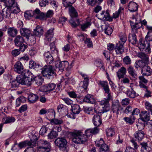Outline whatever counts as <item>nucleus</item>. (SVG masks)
<instances>
[{
  "label": "nucleus",
  "mask_w": 152,
  "mask_h": 152,
  "mask_svg": "<svg viewBox=\"0 0 152 152\" xmlns=\"http://www.w3.org/2000/svg\"><path fill=\"white\" fill-rule=\"evenodd\" d=\"M140 119L143 121H147L150 120V114L148 111H142L140 114Z\"/></svg>",
  "instance_id": "obj_9"
},
{
  "label": "nucleus",
  "mask_w": 152,
  "mask_h": 152,
  "mask_svg": "<svg viewBox=\"0 0 152 152\" xmlns=\"http://www.w3.org/2000/svg\"><path fill=\"white\" fill-rule=\"evenodd\" d=\"M76 0H62L63 6L66 7L72 6V4L74 3Z\"/></svg>",
  "instance_id": "obj_45"
},
{
  "label": "nucleus",
  "mask_w": 152,
  "mask_h": 152,
  "mask_svg": "<svg viewBox=\"0 0 152 152\" xmlns=\"http://www.w3.org/2000/svg\"><path fill=\"white\" fill-rule=\"evenodd\" d=\"M70 134L72 137V141L77 144H83L86 142L87 136L80 131L70 132Z\"/></svg>",
  "instance_id": "obj_2"
},
{
  "label": "nucleus",
  "mask_w": 152,
  "mask_h": 152,
  "mask_svg": "<svg viewBox=\"0 0 152 152\" xmlns=\"http://www.w3.org/2000/svg\"><path fill=\"white\" fill-rule=\"evenodd\" d=\"M89 83V82L81 81L79 84V86L78 89L80 93L84 92L87 89Z\"/></svg>",
  "instance_id": "obj_14"
},
{
  "label": "nucleus",
  "mask_w": 152,
  "mask_h": 152,
  "mask_svg": "<svg viewBox=\"0 0 152 152\" xmlns=\"http://www.w3.org/2000/svg\"><path fill=\"white\" fill-rule=\"evenodd\" d=\"M126 72V68L124 66L122 67L117 72V75L119 80L123 78Z\"/></svg>",
  "instance_id": "obj_20"
},
{
  "label": "nucleus",
  "mask_w": 152,
  "mask_h": 152,
  "mask_svg": "<svg viewBox=\"0 0 152 152\" xmlns=\"http://www.w3.org/2000/svg\"><path fill=\"white\" fill-rule=\"evenodd\" d=\"M141 72L142 75L149 76L151 75L152 70L151 68L147 64L141 69Z\"/></svg>",
  "instance_id": "obj_8"
},
{
  "label": "nucleus",
  "mask_w": 152,
  "mask_h": 152,
  "mask_svg": "<svg viewBox=\"0 0 152 152\" xmlns=\"http://www.w3.org/2000/svg\"><path fill=\"white\" fill-rule=\"evenodd\" d=\"M131 142L133 144L134 149L130 147H126L124 152H136L135 149H137L138 148L137 144L133 140H131Z\"/></svg>",
  "instance_id": "obj_27"
},
{
  "label": "nucleus",
  "mask_w": 152,
  "mask_h": 152,
  "mask_svg": "<svg viewBox=\"0 0 152 152\" xmlns=\"http://www.w3.org/2000/svg\"><path fill=\"white\" fill-rule=\"evenodd\" d=\"M38 96L34 94H31L28 96L29 101L31 103H35L38 99Z\"/></svg>",
  "instance_id": "obj_40"
},
{
  "label": "nucleus",
  "mask_w": 152,
  "mask_h": 152,
  "mask_svg": "<svg viewBox=\"0 0 152 152\" xmlns=\"http://www.w3.org/2000/svg\"><path fill=\"white\" fill-rule=\"evenodd\" d=\"M35 143V142L34 141L32 140H30V141H26L24 142L20 143L18 144V146L21 148L23 147L26 146L27 145L30 146H34Z\"/></svg>",
  "instance_id": "obj_25"
},
{
  "label": "nucleus",
  "mask_w": 152,
  "mask_h": 152,
  "mask_svg": "<svg viewBox=\"0 0 152 152\" xmlns=\"http://www.w3.org/2000/svg\"><path fill=\"white\" fill-rule=\"evenodd\" d=\"M99 152H110V148L107 144H104L99 148Z\"/></svg>",
  "instance_id": "obj_49"
},
{
  "label": "nucleus",
  "mask_w": 152,
  "mask_h": 152,
  "mask_svg": "<svg viewBox=\"0 0 152 152\" xmlns=\"http://www.w3.org/2000/svg\"><path fill=\"white\" fill-rule=\"evenodd\" d=\"M83 100L84 102L87 103L91 104H94L95 102V100L93 96L90 94L86 95L84 97Z\"/></svg>",
  "instance_id": "obj_21"
},
{
  "label": "nucleus",
  "mask_w": 152,
  "mask_h": 152,
  "mask_svg": "<svg viewBox=\"0 0 152 152\" xmlns=\"http://www.w3.org/2000/svg\"><path fill=\"white\" fill-rule=\"evenodd\" d=\"M2 2H4L6 7H9V8H10L13 5H15L16 3L12 0H6Z\"/></svg>",
  "instance_id": "obj_46"
},
{
  "label": "nucleus",
  "mask_w": 152,
  "mask_h": 152,
  "mask_svg": "<svg viewBox=\"0 0 152 152\" xmlns=\"http://www.w3.org/2000/svg\"><path fill=\"white\" fill-rule=\"evenodd\" d=\"M111 98V97L109 98L107 96V99H104L100 102V104L101 105L105 108L106 111H108L110 110V105L109 103Z\"/></svg>",
  "instance_id": "obj_13"
},
{
  "label": "nucleus",
  "mask_w": 152,
  "mask_h": 152,
  "mask_svg": "<svg viewBox=\"0 0 152 152\" xmlns=\"http://www.w3.org/2000/svg\"><path fill=\"white\" fill-rule=\"evenodd\" d=\"M14 69L15 71L19 74L21 73L25 70H23V66L20 61L17 62L14 66Z\"/></svg>",
  "instance_id": "obj_10"
},
{
  "label": "nucleus",
  "mask_w": 152,
  "mask_h": 152,
  "mask_svg": "<svg viewBox=\"0 0 152 152\" xmlns=\"http://www.w3.org/2000/svg\"><path fill=\"white\" fill-rule=\"evenodd\" d=\"M54 28H51L47 31L45 34V41L49 42L51 41L54 34Z\"/></svg>",
  "instance_id": "obj_15"
},
{
  "label": "nucleus",
  "mask_w": 152,
  "mask_h": 152,
  "mask_svg": "<svg viewBox=\"0 0 152 152\" xmlns=\"http://www.w3.org/2000/svg\"><path fill=\"white\" fill-rule=\"evenodd\" d=\"M134 32V33L130 34L129 37V41L133 45L135 44L137 42L136 36Z\"/></svg>",
  "instance_id": "obj_42"
},
{
  "label": "nucleus",
  "mask_w": 152,
  "mask_h": 152,
  "mask_svg": "<svg viewBox=\"0 0 152 152\" xmlns=\"http://www.w3.org/2000/svg\"><path fill=\"white\" fill-rule=\"evenodd\" d=\"M69 66V63L66 61L60 62L59 64L57 63L55 64V66L56 68H58L59 70L61 71H63L64 69H66Z\"/></svg>",
  "instance_id": "obj_6"
},
{
  "label": "nucleus",
  "mask_w": 152,
  "mask_h": 152,
  "mask_svg": "<svg viewBox=\"0 0 152 152\" xmlns=\"http://www.w3.org/2000/svg\"><path fill=\"white\" fill-rule=\"evenodd\" d=\"M57 136V132L56 131L52 130L48 134V137L49 139H53L56 138Z\"/></svg>",
  "instance_id": "obj_56"
},
{
  "label": "nucleus",
  "mask_w": 152,
  "mask_h": 152,
  "mask_svg": "<svg viewBox=\"0 0 152 152\" xmlns=\"http://www.w3.org/2000/svg\"><path fill=\"white\" fill-rule=\"evenodd\" d=\"M126 94L128 97L131 98H134L136 96V92L132 88L127 89Z\"/></svg>",
  "instance_id": "obj_37"
},
{
  "label": "nucleus",
  "mask_w": 152,
  "mask_h": 152,
  "mask_svg": "<svg viewBox=\"0 0 152 152\" xmlns=\"http://www.w3.org/2000/svg\"><path fill=\"white\" fill-rule=\"evenodd\" d=\"M38 66L35 61L32 60H31L30 61L29 63V67L30 68L34 69L36 68Z\"/></svg>",
  "instance_id": "obj_63"
},
{
  "label": "nucleus",
  "mask_w": 152,
  "mask_h": 152,
  "mask_svg": "<svg viewBox=\"0 0 152 152\" xmlns=\"http://www.w3.org/2000/svg\"><path fill=\"white\" fill-rule=\"evenodd\" d=\"M129 74L133 78L136 79L137 77V72L132 66H129L127 69Z\"/></svg>",
  "instance_id": "obj_35"
},
{
  "label": "nucleus",
  "mask_w": 152,
  "mask_h": 152,
  "mask_svg": "<svg viewBox=\"0 0 152 152\" xmlns=\"http://www.w3.org/2000/svg\"><path fill=\"white\" fill-rule=\"evenodd\" d=\"M120 104L118 100H115L113 102L112 109L113 113L119 114V111L122 109H120Z\"/></svg>",
  "instance_id": "obj_11"
},
{
  "label": "nucleus",
  "mask_w": 152,
  "mask_h": 152,
  "mask_svg": "<svg viewBox=\"0 0 152 152\" xmlns=\"http://www.w3.org/2000/svg\"><path fill=\"white\" fill-rule=\"evenodd\" d=\"M26 100L25 98L23 96H21L17 98L16 101V105L17 107L19 106L21 102H24Z\"/></svg>",
  "instance_id": "obj_55"
},
{
  "label": "nucleus",
  "mask_w": 152,
  "mask_h": 152,
  "mask_svg": "<svg viewBox=\"0 0 152 152\" xmlns=\"http://www.w3.org/2000/svg\"><path fill=\"white\" fill-rule=\"evenodd\" d=\"M55 70L53 66L45 65L42 68L41 72L44 76L50 79L55 75Z\"/></svg>",
  "instance_id": "obj_3"
},
{
  "label": "nucleus",
  "mask_w": 152,
  "mask_h": 152,
  "mask_svg": "<svg viewBox=\"0 0 152 152\" xmlns=\"http://www.w3.org/2000/svg\"><path fill=\"white\" fill-rule=\"evenodd\" d=\"M95 109L94 111L96 114H100L101 115L102 113H103L107 112L105 111V108L101 105L100 107H99L97 108H95Z\"/></svg>",
  "instance_id": "obj_53"
},
{
  "label": "nucleus",
  "mask_w": 152,
  "mask_h": 152,
  "mask_svg": "<svg viewBox=\"0 0 152 152\" xmlns=\"http://www.w3.org/2000/svg\"><path fill=\"white\" fill-rule=\"evenodd\" d=\"M50 146H47L45 145L38 146L37 148V152H49L50 151Z\"/></svg>",
  "instance_id": "obj_39"
},
{
  "label": "nucleus",
  "mask_w": 152,
  "mask_h": 152,
  "mask_svg": "<svg viewBox=\"0 0 152 152\" xmlns=\"http://www.w3.org/2000/svg\"><path fill=\"white\" fill-rule=\"evenodd\" d=\"M137 56L141 59V60L146 62L149 63L148 56L143 52H138L137 53Z\"/></svg>",
  "instance_id": "obj_16"
},
{
  "label": "nucleus",
  "mask_w": 152,
  "mask_h": 152,
  "mask_svg": "<svg viewBox=\"0 0 152 152\" xmlns=\"http://www.w3.org/2000/svg\"><path fill=\"white\" fill-rule=\"evenodd\" d=\"M145 105L146 109L150 111L152 115V104L149 102H146L145 103Z\"/></svg>",
  "instance_id": "obj_64"
},
{
  "label": "nucleus",
  "mask_w": 152,
  "mask_h": 152,
  "mask_svg": "<svg viewBox=\"0 0 152 152\" xmlns=\"http://www.w3.org/2000/svg\"><path fill=\"white\" fill-rule=\"evenodd\" d=\"M144 75L140 76L139 77V86L140 88H146L147 86L144 84H146L148 82V80L144 77Z\"/></svg>",
  "instance_id": "obj_26"
},
{
  "label": "nucleus",
  "mask_w": 152,
  "mask_h": 152,
  "mask_svg": "<svg viewBox=\"0 0 152 152\" xmlns=\"http://www.w3.org/2000/svg\"><path fill=\"white\" fill-rule=\"evenodd\" d=\"M94 64L97 67H101V68H102L103 69H104L103 67V65L100 60H96L94 62Z\"/></svg>",
  "instance_id": "obj_62"
},
{
  "label": "nucleus",
  "mask_w": 152,
  "mask_h": 152,
  "mask_svg": "<svg viewBox=\"0 0 152 152\" xmlns=\"http://www.w3.org/2000/svg\"><path fill=\"white\" fill-rule=\"evenodd\" d=\"M15 120V118L13 117H6L3 118V124L10 123L14 122Z\"/></svg>",
  "instance_id": "obj_43"
},
{
  "label": "nucleus",
  "mask_w": 152,
  "mask_h": 152,
  "mask_svg": "<svg viewBox=\"0 0 152 152\" xmlns=\"http://www.w3.org/2000/svg\"><path fill=\"white\" fill-rule=\"evenodd\" d=\"M3 15L4 18H9L11 15L12 12L11 11V9L8 7H5L2 10Z\"/></svg>",
  "instance_id": "obj_31"
},
{
  "label": "nucleus",
  "mask_w": 152,
  "mask_h": 152,
  "mask_svg": "<svg viewBox=\"0 0 152 152\" xmlns=\"http://www.w3.org/2000/svg\"><path fill=\"white\" fill-rule=\"evenodd\" d=\"M146 41L140 42L139 48L141 51H145L146 53L150 52L151 48L149 42L152 41V31H148L145 37Z\"/></svg>",
  "instance_id": "obj_1"
},
{
  "label": "nucleus",
  "mask_w": 152,
  "mask_h": 152,
  "mask_svg": "<svg viewBox=\"0 0 152 152\" xmlns=\"http://www.w3.org/2000/svg\"><path fill=\"white\" fill-rule=\"evenodd\" d=\"M20 32L22 36L26 37L28 39L29 36H30V30L26 28H21L20 29Z\"/></svg>",
  "instance_id": "obj_24"
},
{
  "label": "nucleus",
  "mask_w": 152,
  "mask_h": 152,
  "mask_svg": "<svg viewBox=\"0 0 152 152\" xmlns=\"http://www.w3.org/2000/svg\"><path fill=\"white\" fill-rule=\"evenodd\" d=\"M104 28L105 33L108 35H110L113 32V29L112 28L108 25L105 24Z\"/></svg>",
  "instance_id": "obj_50"
},
{
  "label": "nucleus",
  "mask_w": 152,
  "mask_h": 152,
  "mask_svg": "<svg viewBox=\"0 0 152 152\" xmlns=\"http://www.w3.org/2000/svg\"><path fill=\"white\" fill-rule=\"evenodd\" d=\"M83 109L84 110V112L89 114L93 115L95 113V111H94L95 109H94L93 108L91 107H85Z\"/></svg>",
  "instance_id": "obj_48"
},
{
  "label": "nucleus",
  "mask_w": 152,
  "mask_h": 152,
  "mask_svg": "<svg viewBox=\"0 0 152 152\" xmlns=\"http://www.w3.org/2000/svg\"><path fill=\"white\" fill-rule=\"evenodd\" d=\"M71 110L74 114H78L80 111V107L77 104H75L72 106Z\"/></svg>",
  "instance_id": "obj_44"
},
{
  "label": "nucleus",
  "mask_w": 152,
  "mask_h": 152,
  "mask_svg": "<svg viewBox=\"0 0 152 152\" xmlns=\"http://www.w3.org/2000/svg\"><path fill=\"white\" fill-rule=\"evenodd\" d=\"M124 8L120 7L118 11L115 12L113 14V17L114 18H116L118 17L121 13H122L123 12Z\"/></svg>",
  "instance_id": "obj_51"
},
{
  "label": "nucleus",
  "mask_w": 152,
  "mask_h": 152,
  "mask_svg": "<svg viewBox=\"0 0 152 152\" xmlns=\"http://www.w3.org/2000/svg\"><path fill=\"white\" fill-rule=\"evenodd\" d=\"M43 32V30L42 27L37 26L34 31V34L36 36L40 37L42 35Z\"/></svg>",
  "instance_id": "obj_32"
},
{
  "label": "nucleus",
  "mask_w": 152,
  "mask_h": 152,
  "mask_svg": "<svg viewBox=\"0 0 152 152\" xmlns=\"http://www.w3.org/2000/svg\"><path fill=\"white\" fill-rule=\"evenodd\" d=\"M71 25L74 27H76L80 24V22L79 19H77L75 21L73 20L72 18L69 21Z\"/></svg>",
  "instance_id": "obj_57"
},
{
  "label": "nucleus",
  "mask_w": 152,
  "mask_h": 152,
  "mask_svg": "<svg viewBox=\"0 0 152 152\" xmlns=\"http://www.w3.org/2000/svg\"><path fill=\"white\" fill-rule=\"evenodd\" d=\"M136 125L138 129L140 130L136 133L134 134V136L135 138L136 139H137L139 141H140L143 138L144 135V133L141 131L142 129H143L144 126L140 123H138Z\"/></svg>",
  "instance_id": "obj_5"
},
{
  "label": "nucleus",
  "mask_w": 152,
  "mask_h": 152,
  "mask_svg": "<svg viewBox=\"0 0 152 152\" xmlns=\"http://www.w3.org/2000/svg\"><path fill=\"white\" fill-rule=\"evenodd\" d=\"M69 14L72 18L77 17L78 16V14L75 8L72 6L69 7Z\"/></svg>",
  "instance_id": "obj_38"
},
{
  "label": "nucleus",
  "mask_w": 152,
  "mask_h": 152,
  "mask_svg": "<svg viewBox=\"0 0 152 152\" xmlns=\"http://www.w3.org/2000/svg\"><path fill=\"white\" fill-rule=\"evenodd\" d=\"M18 31L14 27L10 28L8 29L7 33L9 36L12 37H14L17 34Z\"/></svg>",
  "instance_id": "obj_36"
},
{
  "label": "nucleus",
  "mask_w": 152,
  "mask_h": 152,
  "mask_svg": "<svg viewBox=\"0 0 152 152\" xmlns=\"http://www.w3.org/2000/svg\"><path fill=\"white\" fill-rule=\"evenodd\" d=\"M50 46L52 54H53L54 56H57L58 54V51L56 48L54 41H52V43H50Z\"/></svg>",
  "instance_id": "obj_34"
},
{
  "label": "nucleus",
  "mask_w": 152,
  "mask_h": 152,
  "mask_svg": "<svg viewBox=\"0 0 152 152\" xmlns=\"http://www.w3.org/2000/svg\"><path fill=\"white\" fill-rule=\"evenodd\" d=\"M119 37L120 41L119 42V43L124 44L127 40V37L126 35L125 34H120Z\"/></svg>",
  "instance_id": "obj_54"
},
{
  "label": "nucleus",
  "mask_w": 152,
  "mask_h": 152,
  "mask_svg": "<svg viewBox=\"0 0 152 152\" xmlns=\"http://www.w3.org/2000/svg\"><path fill=\"white\" fill-rule=\"evenodd\" d=\"M10 9H11V11L13 13L16 14L18 13L20 11V10L19 8L17 5V4L16 3L15 5H13L12 6Z\"/></svg>",
  "instance_id": "obj_58"
},
{
  "label": "nucleus",
  "mask_w": 152,
  "mask_h": 152,
  "mask_svg": "<svg viewBox=\"0 0 152 152\" xmlns=\"http://www.w3.org/2000/svg\"><path fill=\"white\" fill-rule=\"evenodd\" d=\"M149 63L140 60L137 61L135 63V67L138 69L139 68H141L142 69L145 66L148 64Z\"/></svg>",
  "instance_id": "obj_28"
},
{
  "label": "nucleus",
  "mask_w": 152,
  "mask_h": 152,
  "mask_svg": "<svg viewBox=\"0 0 152 152\" xmlns=\"http://www.w3.org/2000/svg\"><path fill=\"white\" fill-rule=\"evenodd\" d=\"M130 25L133 32L137 33V30L140 28L142 26V23H136L135 24L131 20L130 21Z\"/></svg>",
  "instance_id": "obj_23"
},
{
  "label": "nucleus",
  "mask_w": 152,
  "mask_h": 152,
  "mask_svg": "<svg viewBox=\"0 0 152 152\" xmlns=\"http://www.w3.org/2000/svg\"><path fill=\"white\" fill-rule=\"evenodd\" d=\"M135 117L134 116L131 115L129 117H126L124 118V120L127 123L132 124L134 122Z\"/></svg>",
  "instance_id": "obj_47"
},
{
  "label": "nucleus",
  "mask_w": 152,
  "mask_h": 152,
  "mask_svg": "<svg viewBox=\"0 0 152 152\" xmlns=\"http://www.w3.org/2000/svg\"><path fill=\"white\" fill-rule=\"evenodd\" d=\"M56 85L53 83H50L47 85L44 86L43 88V91L44 92H50V91L53 90L55 88Z\"/></svg>",
  "instance_id": "obj_17"
},
{
  "label": "nucleus",
  "mask_w": 152,
  "mask_h": 152,
  "mask_svg": "<svg viewBox=\"0 0 152 152\" xmlns=\"http://www.w3.org/2000/svg\"><path fill=\"white\" fill-rule=\"evenodd\" d=\"M123 62L126 65L130 64H131V59L128 56H126L123 58Z\"/></svg>",
  "instance_id": "obj_61"
},
{
  "label": "nucleus",
  "mask_w": 152,
  "mask_h": 152,
  "mask_svg": "<svg viewBox=\"0 0 152 152\" xmlns=\"http://www.w3.org/2000/svg\"><path fill=\"white\" fill-rule=\"evenodd\" d=\"M38 144L39 146H45V145L50 146L48 143L47 141L44 140H39L38 142Z\"/></svg>",
  "instance_id": "obj_60"
},
{
  "label": "nucleus",
  "mask_w": 152,
  "mask_h": 152,
  "mask_svg": "<svg viewBox=\"0 0 152 152\" xmlns=\"http://www.w3.org/2000/svg\"><path fill=\"white\" fill-rule=\"evenodd\" d=\"M140 145L142 146L141 148V152H151V148L148 146L147 143L142 142L140 143Z\"/></svg>",
  "instance_id": "obj_22"
},
{
  "label": "nucleus",
  "mask_w": 152,
  "mask_h": 152,
  "mask_svg": "<svg viewBox=\"0 0 152 152\" xmlns=\"http://www.w3.org/2000/svg\"><path fill=\"white\" fill-rule=\"evenodd\" d=\"M24 42L23 37L20 36H18L15 38L14 42L15 45L17 46H19L23 44Z\"/></svg>",
  "instance_id": "obj_30"
},
{
  "label": "nucleus",
  "mask_w": 152,
  "mask_h": 152,
  "mask_svg": "<svg viewBox=\"0 0 152 152\" xmlns=\"http://www.w3.org/2000/svg\"><path fill=\"white\" fill-rule=\"evenodd\" d=\"M33 82L34 81L36 84L38 86L42 85L44 81V79L42 76L37 75L35 76L33 75Z\"/></svg>",
  "instance_id": "obj_19"
},
{
  "label": "nucleus",
  "mask_w": 152,
  "mask_h": 152,
  "mask_svg": "<svg viewBox=\"0 0 152 152\" xmlns=\"http://www.w3.org/2000/svg\"><path fill=\"white\" fill-rule=\"evenodd\" d=\"M106 133L107 136L109 137H112L115 134L114 129L111 128L106 130Z\"/></svg>",
  "instance_id": "obj_52"
},
{
  "label": "nucleus",
  "mask_w": 152,
  "mask_h": 152,
  "mask_svg": "<svg viewBox=\"0 0 152 152\" xmlns=\"http://www.w3.org/2000/svg\"><path fill=\"white\" fill-rule=\"evenodd\" d=\"M51 124L54 125H58L62 124L63 123V121L61 119L54 118L50 120Z\"/></svg>",
  "instance_id": "obj_41"
},
{
  "label": "nucleus",
  "mask_w": 152,
  "mask_h": 152,
  "mask_svg": "<svg viewBox=\"0 0 152 152\" xmlns=\"http://www.w3.org/2000/svg\"><path fill=\"white\" fill-rule=\"evenodd\" d=\"M22 75L23 76V85H31L33 82V74L28 70H25L22 73Z\"/></svg>",
  "instance_id": "obj_4"
},
{
  "label": "nucleus",
  "mask_w": 152,
  "mask_h": 152,
  "mask_svg": "<svg viewBox=\"0 0 152 152\" xmlns=\"http://www.w3.org/2000/svg\"><path fill=\"white\" fill-rule=\"evenodd\" d=\"M35 13V10L34 11L30 10L26 11L24 14V16L26 18H28V17L33 16L34 17V15Z\"/></svg>",
  "instance_id": "obj_59"
},
{
  "label": "nucleus",
  "mask_w": 152,
  "mask_h": 152,
  "mask_svg": "<svg viewBox=\"0 0 152 152\" xmlns=\"http://www.w3.org/2000/svg\"><path fill=\"white\" fill-rule=\"evenodd\" d=\"M34 17L36 19H38L40 20H45V13L41 12L38 9L35 10V13L34 15Z\"/></svg>",
  "instance_id": "obj_12"
},
{
  "label": "nucleus",
  "mask_w": 152,
  "mask_h": 152,
  "mask_svg": "<svg viewBox=\"0 0 152 152\" xmlns=\"http://www.w3.org/2000/svg\"><path fill=\"white\" fill-rule=\"evenodd\" d=\"M128 10L131 12H134L137 11L138 5L135 2L131 1L128 4Z\"/></svg>",
  "instance_id": "obj_18"
},
{
  "label": "nucleus",
  "mask_w": 152,
  "mask_h": 152,
  "mask_svg": "<svg viewBox=\"0 0 152 152\" xmlns=\"http://www.w3.org/2000/svg\"><path fill=\"white\" fill-rule=\"evenodd\" d=\"M94 124L95 126H100L102 123L99 115L96 114L93 117Z\"/></svg>",
  "instance_id": "obj_29"
},
{
  "label": "nucleus",
  "mask_w": 152,
  "mask_h": 152,
  "mask_svg": "<svg viewBox=\"0 0 152 152\" xmlns=\"http://www.w3.org/2000/svg\"><path fill=\"white\" fill-rule=\"evenodd\" d=\"M56 145L60 148L65 147L67 142L66 139L63 138H58L55 141Z\"/></svg>",
  "instance_id": "obj_7"
},
{
  "label": "nucleus",
  "mask_w": 152,
  "mask_h": 152,
  "mask_svg": "<svg viewBox=\"0 0 152 152\" xmlns=\"http://www.w3.org/2000/svg\"><path fill=\"white\" fill-rule=\"evenodd\" d=\"M123 44L118 43L117 45L115 48V51L117 54H121L124 51V47Z\"/></svg>",
  "instance_id": "obj_33"
}]
</instances>
